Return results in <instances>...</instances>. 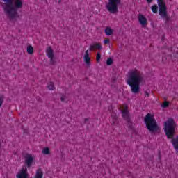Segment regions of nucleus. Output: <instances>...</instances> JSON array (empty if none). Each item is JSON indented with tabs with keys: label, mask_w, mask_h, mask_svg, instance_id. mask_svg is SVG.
Segmentation results:
<instances>
[{
	"label": "nucleus",
	"mask_w": 178,
	"mask_h": 178,
	"mask_svg": "<svg viewBox=\"0 0 178 178\" xmlns=\"http://www.w3.org/2000/svg\"><path fill=\"white\" fill-rule=\"evenodd\" d=\"M66 98H67L66 95H62L60 97V101H62V102H65V101H66Z\"/></svg>",
	"instance_id": "22"
},
{
	"label": "nucleus",
	"mask_w": 178,
	"mask_h": 178,
	"mask_svg": "<svg viewBox=\"0 0 178 178\" xmlns=\"http://www.w3.org/2000/svg\"><path fill=\"white\" fill-rule=\"evenodd\" d=\"M47 88L48 90H50V91H54V90H55V85H54V83L49 82L47 84Z\"/></svg>",
	"instance_id": "19"
},
{
	"label": "nucleus",
	"mask_w": 178,
	"mask_h": 178,
	"mask_svg": "<svg viewBox=\"0 0 178 178\" xmlns=\"http://www.w3.org/2000/svg\"><path fill=\"white\" fill-rule=\"evenodd\" d=\"M158 5L159 6V15L163 19H167L168 13H166V4L163 0H158Z\"/></svg>",
	"instance_id": "6"
},
{
	"label": "nucleus",
	"mask_w": 178,
	"mask_h": 178,
	"mask_svg": "<svg viewBox=\"0 0 178 178\" xmlns=\"http://www.w3.org/2000/svg\"><path fill=\"white\" fill-rule=\"evenodd\" d=\"M102 48V46H101V44L95 43L90 46L89 49H90V51H94V49H101Z\"/></svg>",
	"instance_id": "14"
},
{
	"label": "nucleus",
	"mask_w": 178,
	"mask_h": 178,
	"mask_svg": "<svg viewBox=\"0 0 178 178\" xmlns=\"http://www.w3.org/2000/svg\"><path fill=\"white\" fill-rule=\"evenodd\" d=\"M83 62L86 66L90 67L91 66V57H90V53L88 50L85 51V55L83 56Z\"/></svg>",
	"instance_id": "11"
},
{
	"label": "nucleus",
	"mask_w": 178,
	"mask_h": 178,
	"mask_svg": "<svg viewBox=\"0 0 178 178\" xmlns=\"http://www.w3.org/2000/svg\"><path fill=\"white\" fill-rule=\"evenodd\" d=\"M138 21L139 22V24L143 27H147V24H148V20L147 19V17L143 15H139L138 16Z\"/></svg>",
	"instance_id": "9"
},
{
	"label": "nucleus",
	"mask_w": 178,
	"mask_h": 178,
	"mask_svg": "<svg viewBox=\"0 0 178 178\" xmlns=\"http://www.w3.org/2000/svg\"><path fill=\"white\" fill-rule=\"evenodd\" d=\"M176 130V122L172 118H169L164 123V131L168 138H173Z\"/></svg>",
	"instance_id": "4"
},
{
	"label": "nucleus",
	"mask_w": 178,
	"mask_h": 178,
	"mask_svg": "<svg viewBox=\"0 0 178 178\" xmlns=\"http://www.w3.org/2000/svg\"><path fill=\"white\" fill-rule=\"evenodd\" d=\"M112 62H113L112 58H108L107 60V65H112Z\"/></svg>",
	"instance_id": "25"
},
{
	"label": "nucleus",
	"mask_w": 178,
	"mask_h": 178,
	"mask_svg": "<svg viewBox=\"0 0 178 178\" xmlns=\"http://www.w3.org/2000/svg\"><path fill=\"white\" fill-rule=\"evenodd\" d=\"M152 1V0H147V2H148L149 3H151Z\"/></svg>",
	"instance_id": "27"
},
{
	"label": "nucleus",
	"mask_w": 178,
	"mask_h": 178,
	"mask_svg": "<svg viewBox=\"0 0 178 178\" xmlns=\"http://www.w3.org/2000/svg\"><path fill=\"white\" fill-rule=\"evenodd\" d=\"M17 178H29V173L27 172V167H23L17 174Z\"/></svg>",
	"instance_id": "8"
},
{
	"label": "nucleus",
	"mask_w": 178,
	"mask_h": 178,
	"mask_svg": "<svg viewBox=\"0 0 178 178\" xmlns=\"http://www.w3.org/2000/svg\"><path fill=\"white\" fill-rule=\"evenodd\" d=\"M24 163L26 165L24 168H31V165H33V162H34L35 156L31 154L26 153L24 154Z\"/></svg>",
	"instance_id": "7"
},
{
	"label": "nucleus",
	"mask_w": 178,
	"mask_h": 178,
	"mask_svg": "<svg viewBox=\"0 0 178 178\" xmlns=\"http://www.w3.org/2000/svg\"><path fill=\"white\" fill-rule=\"evenodd\" d=\"M26 52L29 54V55H33L34 54V48L33 46L29 45L26 47Z\"/></svg>",
	"instance_id": "17"
},
{
	"label": "nucleus",
	"mask_w": 178,
	"mask_h": 178,
	"mask_svg": "<svg viewBox=\"0 0 178 178\" xmlns=\"http://www.w3.org/2000/svg\"><path fill=\"white\" fill-rule=\"evenodd\" d=\"M113 124H115V121L113 122Z\"/></svg>",
	"instance_id": "28"
},
{
	"label": "nucleus",
	"mask_w": 178,
	"mask_h": 178,
	"mask_svg": "<svg viewBox=\"0 0 178 178\" xmlns=\"http://www.w3.org/2000/svg\"><path fill=\"white\" fill-rule=\"evenodd\" d=\"M2 8L8 18L11 22L19 19L17 9L23 8V0H3Z\"/></svg>",
	"instance_id": "2"
},
{
	"label": "nucleus",
	"mask_w": 178,
	"mask_h": 178,
	"mask_svg": "<svg viewBox=\"0 0 178 178\" xmlns=\"http://www.w3.org/2000/svg\"><path fill=\"white\" fill-rule=\"evenodd\" d=\"M125 81L133 94H138L141 91L140 86L144 83V74L136 68L131 70L126 76Z\"/></svg>",
	"instance_id": "1"
},
{
	"label": "nucleus",
	"mask_w": 178,
	"mask_h": 178,
	"mask_svg": "<svg viewBox=\"0 0 178 178\" xmlns=\"http://www.w3.org/2000/svg\"><path fill=\"white\" fill-rule=\"evenodd\" d=\"M174 149H175L177 154H178V136L173 138L171 141Z\"/></svg>",
	"instance_id": "12"
},
{
	"label": "nucleus",
	"mask_w": 178,
	"mask_h": 178,
	"mask_svg": "<svg viewBox=\"0 0 178 178\" xmlns=\"http://www.w3.org/2000/svg\"><path fill=\"white\" fill-rule=\"evenodd\" d=\"M46 55L50 59V62L51 65H54V50H52V48L47 47V49H46Z\"/></svg>",
	"instance_id": "10"
},
{
	"label": "nucleus",
	"mask_w": 178,
	"mask_h": 178,
	"mask_svg": "<svg viewBox=\"0 0 178 178\" xmlns=\"http://www.w3.org/2000/svg\"><path fill=\"white\" fill-rule=\"evenodd\" d=\"M161 106H162V108H168V106H169V102H165L164 103H163Z\"/></svg>",
	"instance_id": "23"
},
{
	"label": "nucleus",
	"mask_w": 178,
	"mask_h": 178,
	"mask_svg": "<svg viewBox=\"0 0 178 178\" xmlns=\"http://www.w3.org/2000/svg\"><path fill=\"white\" fill-rule=\"evenodd\" d=\"M104 44H109V39H106L104 40Z\"/></svg>",
	"instance_id": "26"
},
{
	"label": "nucleus",
	"mask_w": 178,
	"mask_h": 178,
	"mask_svg": "<svg viewBox=\"0 0 178 178\" xmlns=\"http://www.w3.org/2000/svg\"><path fill=\"white\" fill-rule=\"evenodd\" d=\"M101 60V54L99 53H97V60L99 62Z\"/></svg>",
	"instance_id": "24"
},
{
	"label": "nucleus",
	"mask_w": 178,
	"mask_h": 178,
	"mask_svg": "<svg viewBox=\"0 0 178 178\" xmlns=\"http://www.w3.org/2000/svg\"><path fill=\"white\" fill-rule=\"evenodd\" d=\"M145 123L146 124L147 130H149V133L154 134L156 133L159 130L161 129L155 118H154V115L148 113L145 118Z\"/></svg>",
	"instance_id": "3"
},
{
	"label": "nucleus",
	"mask_w": 178,
	"mask_h": 178,
	"mask_svg": "<svg viewBox=\"0 0 178 178\" xmlns=\"http://www.w3.org/2000/svg\"><path fill=\"white\" fill-rule=\"evenodd\" d=\"M34 178H44V172H42V170L40 168L38 169Z\"/></svg>",
	"instance_id": "15"
},
{
	"label": "nucleus",
	"mask_w": 178,
	"mask_h": 178,
	"mask_svg": "<svg viewBox=\"0 0 178 178\" xmlns=\"http://www.w3.org/2000/svg\"><path fill=\"white\" fill-rule=\"evenodd\" d=\"M108 3L106 5V9L110 13H118V6L122 3V0H108Z\"/></svg>",
	"instance_id": "5"
},
{
	"label": "nucleus",
	"mask_w": 178,
	"mask_h": 178,
	"mask_svg": "<svg viewBox=\"0 0 178 178\" xmlns=\"http://www.w3.org/2000/svg\"><path fill=\"white\" fill-rule=\"evenodd\" d=\"M4 99H5V96H3V95H0V108L1 106H2Z\"/></svg>",
	"instance_id": "21"
},
{
	"label": "nucleus",
	"mask_w": 178,
	"mask_h": 178,
	"mask_svg": "<svg viewBox=\"0 0 178 178\" xmlns=\"http://www.w3.org/2000/svg\"><path fill=\"white\" fill-rule=\"evenodd\" d=\"M105 33L106 35H112L113 34V29L111 27H107L105 29Z\"/></svg>",
	"instance_id": "18"
},
{
	"label": "nucleus",
	"mask_w": 178,
	"mask_h": 178,
	"mask_svg": "<svg viewBox=\"0 0 178 178\" xmlns=\"http://www.w3.org/2000/svg\"><path fill=\"white\" fill-rule=\"evenodd\" d=\"M152 11L153 12V13H156V12H158V6L154 5L152 6Z\"/></svg>",
	"instance_id": "20"
},
{
	"label": "nucleus",
	"mask_w": 178,
	"mask_h": 178,
	"mask_svg": "<svg viewBox=\"0 0 178 178\" xmlns=\"http://www.w3.org/2000/svg\"><path fill=\"white\" fill-rule=\"evenodd\" d=\"M122 117L125 120H129V111L127 110V107H124L122 108Z\"/></svg>",
	"instance_id": "13"
},
{
	"label": "nucleus",
	"mask_w": 178,
	"mask_h": 178,
	"mask_svg": "<svg viewBox=\"0 0 178 178\" xmlns=\"http://www.w3.org/2000/svg\"><path fill=\"white\" fill-rule=\"evenodd\" d=\"M42 154V155H51V149L48 147H43Z\"/></svg>",
	"instance_id": "16"
}]
</instances>
